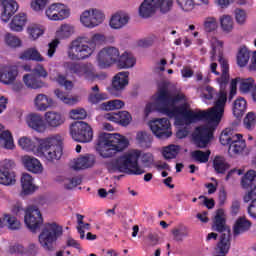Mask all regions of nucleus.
Listing matches in <instances>:
<instances>
[{
	"mask_svg": "<svg viewBox=\"0 0 256 256\" xmlns=\"http://www.w3.org/2000/svg\"><path fill=\"white\" fill-rule=\"evenodd\" d=\"M185 100V95L176 94L171 95L167 87L163 86L158 90L155 103H148L146 105V113H153L157 109L163 115L167 117H179L181 115L182 119H178L180 125H191L193 123H199V111L195 112L193 110L187 109L185 104L180 106H175L177 103Z\"/></svg>",
	"mask_w": 256,
	"mask_h": 256,
	"instance_id": "obj_1",
	"label": "nucleus"
},
{
	"mask_svg": "<svg viewBox=\"0 0 256 256\" xmlns=\"http://www.w3.org/2000/svg\"><path fill=\"white\" fill-rule=\"evenodd\" d=\"M155 163V156L151 152L142 153L134 149L118 157L108 164L110 173H126V175H144L145 169Z\"/></svg>",
	"mask_w": 256,
	"mask_h": 256,
	"instance_id": "obj_2",
	"label": "nucleus"
},
{
	"mask_svg": "<svg viewBox=\"0 0 256 256\" xmlns=\"http://www.w3.org/2000/svg\"><path fill=\"white\" fill-rule=\"evenodd\" d=\"M128 147L129 140L121 134L102 133L98 137L97 149L103 159L115 157L117 153L125 151Z\"/></svg>",
	"mask_w": 256,
	"mask_h": 256,
	"instance_id": "obj_3",
	"label": "nucleus"
},
{
	"mask_svg": "<svg viewBox=\"0 0 256 256\" xmlns=\"http://www.w3.org/2000/svg\"><path fill=\"white\" fill-rule=\"evenodd\" d=\"M107 38L103 34H94L89 45L82 44L79 40H73L68 47L67 55L71 61H83L89 59L95 51L97 45L105 43Z\"/></svg>",
	"mask_w": 256,
	"mask_h": 256,
	"instance_id": "obj_4",
	"label": "nucleus"
},
{
	"mask_svg": "<svg viewBox=\"0 0 256 256\" xmlns=\"http://www.w3.org/2000/svg\"><path fill=\"white\" fill-rule=\"evenodd\" d=\"M36 151L38 157H43L49 163H55L63 157V138L61 135H54L41 139Z\"/></svg>",
	"mask_w": 256,
	"mask_h": 256,
	"instance_id": "obj_5",
	"label": "nucleus"
},
{
	"mask_svg": "<svg viewBox=\"0 0 256 256\" xmlns=\"http://www.w3.org/2000/svg\"><path fill=\"white\" fill-rule=\"evenodd\" d=\"M256 171L248 170L241 179V187L247 191L243 196L244 203H250L247 211L252 219H256Z\"/></svg>",
	"mask_w": 256,
	"mask_h": 256,
	"instance_id": "obj_6",
	"label": "nucleus"
},
{
	"mask_svg": "<svg viewBox=\"0 0 256 256\" xmlns=\"http://www.w3.org/2000/svg\"><path fill=\"white\" fill-rule=\"evenodd\" d=\"M63 235V227L57 223H48L39 235V243L46 251H53V244Z\"/></svg>",
	"mask_w": 256,
	"mask_h": 256,
	"instance_id": "obj_7",
	"label": "nucleus"
},
{
	"mask_svg": "<svg viewBox=\"0 0 256 256\" xmlns=\"http://www.w3.org/2000/svg\"><path fill=\"white\" fill-rule=\"evenodd\" d=\"M227 103V92L221 90L215 106L208 111H199V121H221L225 113V104Z\"/></svg>",
	"mask_w": 256,
	"mask_h": 256,
	"instance_id": "obj_8",
	"label": "nucleus"
},
{
	"mask_svg": "<svg viewBox=\"0 0 256 256\" xmlns=\"http://www.w3.org/2000/svg\"><path fill=\"white\" fill-rule=\"evenodd\" d=\"M70 135L78 143H91L93 128L87 122L76 121L70 125Z\"/></svg>",
	"mask_w": 256,
	"mask_h": 256,
	"instance_id": "obj_9",
	"label": "nucleus"
},
{
	"mask_svg": "<svg viewBox=\"0 0 256 256\" xmlns=\"http://www.w3.org/2000/svg\"><path fill=\"white\" fill-rule=\"evenodd\" d=\"M65 68L69 73L77 75V77H84L86 81H95L99 75L95 74V68L91 64H83L79 62H66Z\"/></svg>",
	"mask_w": 256,
	"mask_h": 256,
	"instance_id": "obj_10",
	"label": "nucleus"
},
{
	"mask_svg": "<svg viewBox=\"0 0 256 256\" xmlns=\"http://www.w3.org/2000/svg\"><path fill=\"white\" fill-rule=\"evenodd\" d=\"M48 75L43 65L38 64L30 74L23 76V81L28 89H42L45 87V82L42 81L41 77L46 79Z\"/></svg>",
	"mask_w": 256,
	"mask_h": 256,
	"instance_id": "obj_11",
	"label": "nucleus"
},
{
	"mask_svg": "<svg viewBox=\"0 0 256 256\" xmlns=\"http://www.w3.org/2000/svg\"><path fill=\"white\" fill-rule=\"evenodd\" d=\"M213 131H215V128L209 124L196 127L193 135L196 147L205 149L213 139Z\"/></svg>",
	"mask_w": 256,
	"mask_h": 256,
	"instance_id": "obj_12",
	"label": "nucleus"
},
{
	"mask_svg": "<svg viewBox=\"0 0 256 256\" xmlns=\"http://www.w3.org/2000/svg\"><path fill=\"white\" fill-rule=\"evenodd\" d=\"M150 129L158 139H169L173 132L171 131V122L167 118H156L150 122Z\"/></svg>",
	"mask_w": 256,
	"mask_h": 256,
	"instance_id": "obj_13",
	"label": "nucleus"
},
{
	"mask_svg": "<svg viewBox=\"0 0 256 256\" xmlns=\"http://www.w3.org/2000/svg\"><path fill=\"white\" fill-rule=\"evenodd\" d=\"M119 49L116 47H105L98 53V65L101 69H107L111 65L117 64L119 59Z\"/></svg>",
	"mask_w": 256,
	"mask_h": 256,
	"instance_id": "obj_14",
	"label": "nucleus"
},
{
	"mask_svg": "<svg viewBox=\"0 0 256 256\" xmlns=\"http://www.w3.org/2000/svg\"><path fill=\"white\" fill-rule=\"evenodd\" d=\"M24 222L32 233H36L37 229H40L41 225H43V216L41 215L39 208L36 206L28 207L24 217Z\"/></svg>",
	"mask_w": 256,
	"mask_h": 256,
	"instance_id": "obj_15",
	"label": "nucleus"
},
{
	"mask_svg": "<svg viewBox=\"0 0 256 256\" xmlns=\"http://www.w3.org/2000/svg\"><path fill=\"white\" fill-rule=\"evenodd\" d=\"M80 21L84 27L93 29L105 21V14L97 9L86 10L80 16Z\"/></svg>",
	"mask_w": 256,
	"mask_h": 256,
	"instance_id": "obj_16",
	"label": "nucleus"
},
{
	"mask_svg": "<svg viewBox=\"0 0 256 256\" xmlns=\"http://www.w3.org/2000/svg\"><path fill=\"white\" fill-rule=\"evenodd\" d=\"M45 14L50 21H63L71 15V10L63 3H54L47 8Z\"/></svg>",
	"mask_w": 256,
	"mask_h": 256,
	"instance_id": "obj_17",
	"label": "nucleus"
},
{
	"mask_svg": "<svg viewBox=\"0 0 256 256\" xmlns=\"http://www.w3.org/2000/svg\"><path fill=\"white\" fill-rule=\"evenodd\" d=\"M212 227L214 231L221 233L219 241H221L223 235H228V240L231 243V228L227 226L225 211L223 209L217 210Z\"/></svg>",
	"mask_w": 256,
	"mask_h": 256,
	"instance_id": "obj_18",
	"label": "nucleus"
},
{
	"mask_svg": "<svg viewBox=\"0 0 256 256\" xmlns=\"http://www.w3.org/2000/svg\"><path fill=\"white\" fill-rule=\"evenodd\" d=\"M104 119L107 121H112V123H117L122 127H127L131 121H133V117L131 113L127 111H118V112H110L104 115Z\"/></svg>",
	"mask_w": 256,
	"mask_h": 256,
	"instance_id": "obj_19",
	"label": "nucleus"
},
{
	"mask_svg": "<svg viewBox=\"0 0 256 256\" xmlns=\"http://www.w3.org/2000/svg\"><path fill=\"white\" fill-rule=\"evenodd\" d=\"M3 12L1 14V21L4 23H9L11 16L17 13L19 9V4L15 0H0Z\"/></svg>",
	"mask_w": 256,
	"mask_h": 256,
	"instance_id": "obj_20",
	"label": "nucleus"
},
{
	"mask_svg": "<svg viewBox=\"0 0 256 256\" xmlns=\"http://www.w3.org/2000/svg\"><path fill=\"white\" fill-rule=\"evenodd\" d=\"M95 165V156L91 154H86L74 159V164L72 168L74 171H81L83 169H89Z\"/></svg>",
	"mask_w": 256,
	"mask_h": 256,
	"instance_id": "obj_21",
	"label": "nucleus"
},
{
	"mask_svg": "<svg viewBox=\"0 0 256 256\" xmlns=\"http://www.w3.org/2000/svg\"><path fill=\"white\" fill-rule=\"evenodd\" d=\"M27 125L37 131L38 133H43L47 129V125L45 124V120L39 114H30L26 118Z\"/></svg>",
	"mask_w": 256,
	"mask_h": 256,
	"instance_id": "obj_22",
	"label": "nucleus"
},
{
	"mask_svg": "<svg viewBox=\"0 0 256 256\" xmlns=\"http://www.w3.org/2000/svg\"><path fill=\"white\" fill-rule=\"evenodd\" d=\"M126 85H129V72H119L114 76L112 81L111 93L114 91H123Z\"/></svg>",
	"mask_w": 256,
	"mask_h": 256,
	"instance_id": "obj_23",
	"label": "nucleus"
},
{
	"mask_svg": "<svg viewBox=\"0 0 256 256\" xmlns=\"http://www.w3.org/2000/svg\"><path fill=\"white\" fill-rule=\"evenodd\" d=\"M44 117L48 127H52L53 129L61 127L65 123V116L55 111L46 112Z\"/></svg>",
	"mask_w": 256,
	"mask_h": 256,
	"instance_id": "obj_24",
	"label": "nucleus"
},
{
	"mask_svg": "<svg viewBox=\"0 0 256 256\" xmlns=\"http://www.w3.org/2000/svg\"><path fill=\"white\" fill-rule=\"evenodd\" d=\"M22 162L27 171L35 174L43 173V165L37 158L26 155L22 158Z\"/></svg>",
	"mask_w": 256,
	"mask_h": 256,
	"instance_id": "obj_25",
	"label": "nucleus"
},
{
	"mask_svg": "<svg viewBox=\"0 0 256 256\" xmlns=\"http://www.w3.org/2000/svg\"><path fill=\"white\" fill-rule=\"evenodd\" d=\"M25 25H27V14L19 13L12 18L9 24V27L11 31H15L16 33H21Z\"/></svg>",
	"mask_w": 256,
	"mask_h": 256,
	"instance_id": "obj_26",
	"label": "nucleus"
},
{
	"mask_svg": "<svg viewBox=\"0 0 256 256\" xmlns=\"http://www.w3.org/2000/svg\"><path fill=\"white\" fill-rule=\"evenodd\" d=\"M249 229H251V221L245 217H239L233 226V235L234 237H239V235L247 233Z\"/></svg>",
	"mask_w": 256,
	"mask_h": 256,
	"instance_id": "obj_27",
	"label": "nucleus"
},
{
	"mask_svg": "<svg viewBox=\"0 0 256 256\" xmlns=\"http://www.w3.org/2000/svg\"><path fill=\"white\" fill-rule=\"evenodd\" d=\"M135 63H137L135 57L132 54L124 52L122 55L119 54L116 65L119 69H131V67H135Z\"/></svg>",
	"mask_w": 256,
	"mask_h": 256,
	"instance_id": "obj_28",
	"label": "nucleus"
},
{
	"mask_svg": "<svg viewBox=\"0 0 256 256\" xmlns=\"http://www.w3.org/2000/svg\"><path fill=\"white\" fill-rule=\"evenodd\" d=\"M238 139H234L232 143L229 145L228 152L234 153V155H239L245 151V147L247 144L245 140H243V135L237 134Z\"/></svg>",
	"mask_w": 256,
	"mask_h": 256,
	"instance_id": "obj_29",
	"label": "nucleus"
},
{
	"mask_svg": "<svg viewBox=\"0 0 256 256\" xmlns=\"http://www.w3.org/2000/svg\"><path fill=\"white\" fill-rule=\"evenodd\" d=\"M19 59H22V61H37L38 63L45 61L43 56H41V53H39L35 48H29L22 52Z\"/></svg>",
	"mask_w": 256,
	"mask_h": 256,
	"instance_id": "obj_30",
	"label": "nucleus"
},
{
	"mask_svg": "<svg viewBox=\"0 0 256 256\" xmlns=\"http://www.w3.org/2000/svg\"><path fill=\"white\" fill-rule=\"evenodd\" d=\"M38 111H47L49 107H53V99L47 97L45 94H38L34 100Z\"/></svg>",
	"mask_w": 256,
	"mask_h": 256,
	"instance_id": "obj_31",
	"label": "nucleus"
},
{
	"mask_svg": "<svg viewBox=\"0 0 256 256\" xmlns=\"http://www.w3.org/2000/svg\"><path fill=\"white\" fill-rule=\"evenodd\" d=\"M129 23V16L127 14H114L110 19V27L112 29H123Z\"/></svg>",
	"mask_w": 256,
	"mask_h": 256,
	"instance_id": "obj_32",
	"label": "nucleus"
},
{
	"mask_svg": "<svg viewBox=\"0 0 256 256\" xmlns=\"http://www.w3.org/2000/svg\"><path fill=\"white\" fill-rule=\"evenodd\" d=\"M231 165L225 161L223 156H216L213 160V169L220 175H225L229 171Z\"/></svg>",
	"mask_w": 256,
	"mask_h": 256,
	"instance_id": "obj_33",
	"label": "nucleus"
},
{
	"mask_svg": "<svg viewBox=\"0 0 256 256\" xmlns=\"http://www.w3.org/2000/svg\"><path fill=\"white\" fill-rule=\"evenodd\" d=\"M21 185L24 195H31V193H35V186L33 185V176H31V174H22Z\"/></svg>",
	"mask_w": 256,
	"mask_h": 256,
	"instance_id": "obj_34",
	"label": "nucleus"
},
{
	"mask_svg": "<svg viewBox=\"0 0 256 256\" xmlns=\"http://www.w3.org/2000/svg\"><path fill=\"white\" fill-rule=\"evenodd\" d=\"M17 75H19L17 67H10L0 74V81L4 83V85H11V83L17 79Z\"/></svg>",
	"mask_w": 256,
	"mask_h": 256,
	"instance_id": "obj_35",
	"label": "nucleus"
},
{
	"mask_svg": "<svg viewBox=\"0 0 256 256\" xmlns=\"http://www.w3.org/2000/svg\"><path fill=\"white\" fill-rule=\"evenodd\" d=\"M229 249H231V242L229 241V235L224 234L216 245V251L220 253V254H217L216 256H227V253H229Z\"/></svg>",
	"mask_w": 256,
	"mask_h": 256,
	"instance_id": "obj_36",
	"label": "nucleus"
},
{
	"mask_svg": "<svg viewBox=\"0 0 256 256\" xmlns=\"http://www.w3.org/2000/svg\"><path fill=\"white\" fill-rule=\"evenodd\" d=\"M171 233L174 237V241L178 242L183 241V239L189 237L190 235L189 227L183 224H180L178 227L173 228Z\"/></svg>",
	"mask_w": 256,
	"mask_h": 256,
	"instance_id": "obj_37",
	"label": "nucleus"
},
{
	"mask_svg": "<svg viewBox=\"0 0 256 256\" xmlns=\"http://www.w3.org/2000/svg\"><path fill=\"white\" fill-rule=\"evenodd\" d=\"M220 66H221V70H222V74L221 77L219 79L220 84L221 85H227V83H229V62H227V60H225V58H223L222 55L219 56L218 59Z\"/></svg>",
	"mask_w": 256,
	"mask_h": 256,
	"instance_id": "obj_38",
	"label": "nucleus"
},
{
	"mask_svg": "<svg viewBox=\"0 0 256 256\" xmlns=\"http://www.w3.org/2000/svg\"><path fill=\"white\" fill-rule=\"evenodd\" d=\"M237 133L231 128H226L222 131L220 135V143L223 146L231 145L232 141H235V139H238Z\"/></svg>",
	"mask_w": 256,
	"mask_h": 256,
	"instance_id": "obj_39",
	"label": "nucleus"
},
{
	"mask_svg": "<svg viewBox=\"0 0 256 256\" xmlns=\"http://www.w3.org/2000/svg\"><path fill=\"white\" fill-rule=\"evenodd\" d=\"M245 111H247V101L244 98L236 99L233 106V115L239 119L242 115H245Z\"/></svg>",
	"mask_w": 256,
	"mask_h": 256,
	"instance_id": "obj_40",
	"label": "nucleus"
},
{
	"mask_svg": "<svg viewBox=\"0 0 256 256\" xmlns=\"http://www.w3.org/2000/svg\"><path fill=\"white\" fill-rule=\"evenodd\" d=\"M16 181L15 172L0 170V185L9 187L11 185H15Z\"/></svg>",
	"mask_w": 256,
	"mask_h": 256,
	"instance_id": "obj_41",
	"label": "nucleus"
},
{
	"mask_svg": "<svg viewBox=\"0 0 256 256\" xmlns=\"http://www.w3.org/2000/svg\"><path fill=\"white\" fill-rule=\"evenodd\" d=\"M136 139L140 147H144L145 149H149L153 143V136H151V134H147L146 132H138Z\"/></svg>",
	"mask_w": 256,
	"mask_h": 256,
	"instance_id": "obj_42",
	"label": "nucleus"
},
{
	"mask_svg": "<svg viewBox=\"0 0 256 256\" xmlns=\"http://www.w3.org/2000/svg\"><path fill=\"white\" fill-rule=\"evenodd\" d=\"M0 143L3 145L4 149H13L15 147V144L13 143V135H11L9 130L1 132Z\"/></svg>",
	"mask_w": 256,
	"mask_h": 256,
	"instance_id": "obj_43",
	"label": "nucleus"
},
{
	"mask_svg": "<svg viewBox=\"0 0 256 256\" xmlns=\"http://www.w3.org/2000/svg\"><path fill=\"white\" fill-rule=\"evenodd\" d=\"M155 11H157V10H155V8L149 2H146L145 0L139 7V15H140V17H143L144 19H149V17H151V15H154Z\"/></svg>",
	"mask_w": 256,
	"mask_h": 256,
	"instance_id": "obj_44",
	"label": "nucleus"
},
{
	"mask_svg": "<svg viewBox=\"0 0 256 256\" xmlns=\"http://www.w3.org/2000/svg\"><path fill=\"white\" fill-rule=\"evenodd\" d=\"M179 151H181V147L171 144L163 149L162 155L164 159H175L179 155Z\"/></svg>",
	"mask_w": 256,
	"mask_h": 256,
	"instance_id": "obj_45",
	"label": "nucleus"
},
{
	"mask_svg": "<svg viewBox=\"0 0 256 256\" xmlns=\"http://www.w3.org/2000/svg\"><path fill=\"white\" fill-rule=\"evenodd\" d=\"M191 157L194 161L198 163H207L209 157H211V150L203 152L202 150H196L191 153Z\"/></svg>",
	"mask_w": 256,
	"mask_h": 256,
	"instance_id": "obj_46",
	"label": "nucleus"
},
{
	"mask_svg": "<svg viewBox=\"0 0 256 256\" xmlns=\"http://www.w3.org/2000/svg\"><path fill=\"white\" fill-rule=\"evenodd\" d=\"M220 25L222 31L231 33L233 31V18L230 15L224 14L220 17Z\"/></svg>",
	"mask_w": 256,
	"mask_h": 256,
	"instance_id": "obj_47",
	"label": "nucleus"
},
{
	"mask_svg": "<svg viewBox=\"0 0 256 256\" xmlns=\"http://www.w3.org/2000/svg\"><path fill=\"white\" fill-rule=\"evenodd\" d=\"M54 93L61 102L65 103V105H77L78 100L76 97H69L67 93L61 91L60 89H56Z\"/></svg>",
	"mask_w": 256,
	"mask_h": 256,
	"instance_id": "obj_48",
	"label": "nucleus"
},
{
	"mask_svg": "<svg viewBox=\"0 0 256 256\" xmlns=\"http://www.w3.org/2000/svg\"><path fill=\"white\" fill-rule=\"evenodd\" d=\"M237 63L239 67H245L249 63V50H247V47L240 48L237 54Z\"/></svg>",
	"mask_w": 256,
	"mask_h": 256,
	"instance_id": "obj_49",
	"label": "nucleus"
},
{
	"mask_svg": "<svg viewBox=\"0 0 256 256\" xmlns=\"http://www.w3.org/2000/svg\"><path fill=\"white\" fill-rule=\"evenodd\" d=\"M251 89H255V80L253 78L240 80L239 90L241 93H249Z\"/></svg>",
	"mask_w": 256,
	"mask_h": 256,
	"instance_id": "obj_50",
	"label": "nucleus"
},
{
	"mask_svg": "<svg viewBox=\"0 0 256 256\" xmlns=\"http://www.w3.org/2000/svg\"><path fill=\"white\" fill-rule=\"evenodd\" d=\"M219 24L217 23V18L208 17L204 21V31L206 33H213V31H217Z\"/></svg>",
	"mask_w": 256,
	"mask_h": 256,
	"instance_id": "obj_51",
	"label": "nucleus"
},
{
	"mask_svg": "<svg viewBox=\"0 0 256 256\" xmlns=\"http://www.w3.org/2000/svg\"><path fill=\"white\" fill-rule=\"evenodd\" d=\"M18 145L24 150V151H35V142L31 140V138L22 137L18 140Z\"/></svg>",
	"mask_w": 256,
	"mask_h": 256,
	"instance_id": "obj_52",
	"label": "nucleus"
},
{
	"mask_svg": "<svg viewBox=\"0 0 256 256\" xmlns=\"http://www.w3.org/2000/svg\"><path fill=\"white\" fill-rule=\"evenodd\" d=\"M177 4L181 8L182 11H193L195 5H199V3L195 2V0H176Z\"/></svg>",
	"mask_w": 256,
	"mask_h": 256,
	"instance_id": "obj_53",
	"label": "nucleus"
},
{
	"mask_svg": "<svg viewBox=\"0 0 256 256\" xmlns=\"http://www.w3.org/2000/svg\"><path fill=\"white\" fill-rule=\"evenodd\" d=\"M72 33L73 27L69 26L68 24H64L57 31V37H59L60 39H68V37H71Z\"/></svg>",
	"mask_w": 256,
	"mask_h": 256,
	"instance_id": "obj_54",
	"label": "nucleus"
},
{
	"mask_svg": "<svg viewBox=\"0 0 256 256\" xmlns=\"http://www.w3.org/2000/svg\"><path fill=\"white\" fill-rule=\"evenodd\" d=\"M103 105L106 111H113L115 109H123V107H125V102L122 100H111L107 103H104Z\"/></svg>",
	"mask_w": 256,
	"mask_h": 256,
	"instance_id": "obj_55",
	"label": "nucleus"
},
{
	"mask_svg": "<svg viewBox=\"0 0 256 256\" xmlns=\"http://www.w3.org/2000/svg\"><path fill=\"white\" fill-rule=\"evenodd\" d=\"M4 219H6L9 229H11L12 231H17V229H21V222H19V220H17L15 216L6 214Z\"/></svg>",
	"mask_w": 256,
	"mask_h": 256,
	"instance_id": "obj_56",
	"label": "nucleus"
},
{
	"mask_svg": "<svg viewBox=\"0 0 256 256\" xmlns=\"http://www.w3.org/2000/svg\"><path fill=\"white\" fill-rule=\"evenodd\" d=\"M106 99H109V97L105 93H90L88 96V101L92 105H97V103H101V101H105Z\"/></svg>",
	"mask_w": 256,
	"mask_h": 256,
	"instance_id": "obj_57",
	"label": "nucleus"
},
{
	"mask_svg": "<svg viewBox=\"0 0 256 256\" xmlns=\"http://www.w3.org/2000/svg\"><path fill=\"white\" fill-rule=\"evenodd\" d=\"M5 43L8 47H13L14 49L21 47V39L9 33L5 35Z\"/></svg>",
	"mask_w": 256,
	"mask_h": 256,
	"instance_id": "obj_58",
	"label": "nucleus"
},
{
	"mask_svg": "<svg viewBox=\"0 0 256 256\" xmlns=\"http://www.w3.org/2000/svg\"><path fill=\"white\" fill-rule=\"evenodd\" d=\"M235 20L238 25H245V22L247 21V12L243 9H235L234 11Z\"/></svg>",
	"mask_w": 256,
	"mask_h": 256,
	"instance_id": "obj_59",
	"label": "nucleus"
},
{
	"mask_svg": "<svg viewBox=\"0 0 256 256\" xmlns=\"http://www.w3.org/2000/svg\"><path fill=\"white\" fill-rule=\"evenodd\" d=\"M28 33L30 35V37H32V39H39V37H41V35H43L44 31L43 28H41V26L39 25H32L30 27H28Z\"/></svg>",
	"mask_w": 256,
	"mask_h": 256,
	"instance_id": "obj_60",
	"label": "nucleus"
},
{
	"mask_svg": "<svg viewBox=\"0 0 256 256\" xmlns=\"http://www.w3.org/2000/svg\"><path fill=\"white\" fill-rule=\"evenodd\" d=\"M56 81L61 85V87H65L67 91H71V89H73V81L67 80V77L64 75L59 74L56 78Z\"/></svg>",
	"mask_w": 256,
	"mask_h": 256,
	"instance_id": "obj_61",
	"label": "nucleus"
},
{
	"mask_svg": "<svg viewBox=\"0 0 256 256\" xmlns=\"http://www.w3.org/2000/svg\"><path fill=\"white\" fill-rule=\"evenodd\" d=\"M70 117L74 120L87 119V111L83 108L71 110Z\"/></svg>",
	"mask_w": 256,
	"mask_h": 256,
	"instance_id": "obj_62",
	"label": "nucleus"
},
{
	"mask_svg": "<svg viewBox=\"0 0 256 256\" xmlns=\"http://www.w3.org/2000/svg\"><path fill=\"white\" fill-rule=\"evenodd\" d=\"M83 183V178L81 176H76L68 179V183L64 184L65 189H75L78 185Z\"/></svg>",
	"mask_w": 256,
	"mask_h": 256,
	"instance_id": "obj_63",
	"label": "nucleus"
},
{
	"mask_svg": "<svg viewBox=\"0 0 256 256\" xmlns=\"http://www.w3.org/2000/svg\"><path fill=\"white\" fill-rule=\"evenodd\" d=\"M255 123H256L255 113L249 112L244 118V125L246 129H251L252 127H255Z\"/></svg>",
	"mask_w": 256,
	"mask_h": 256,
	"instance_id": "obj_64",
	"label": "nucleus"
}]
</instances>
